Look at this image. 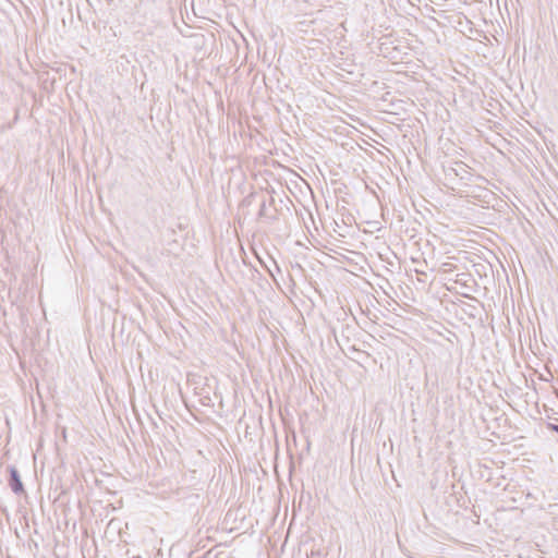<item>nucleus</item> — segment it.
<instances>
[{
    "label": "nucleus",
    "instance_id": "f257e3e1",
    "mask_svg": "<svg viewBox=\"0 0 558 558\" xmlns=\"http://www.w3.org/2000/svg\"><path fill=\"white\" fill-rule=\"evenodd\" d=\"M11 486L15 493L23 492V484L15 469H11Z\"/></svg>",
    "mask_w": 558,
    "mask_h": 558
}]
</instances>
